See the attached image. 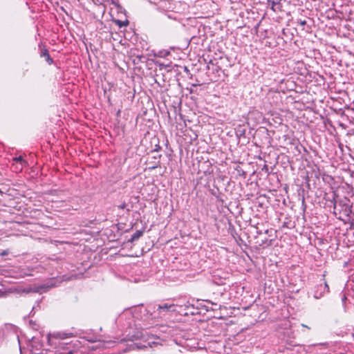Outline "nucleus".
Masks as SVG:
<instances>
[{
    "instance_id": "f257e3e1",
    "label": "nucleus",
    "mask_w": 354,
    "mask_h": 354,
    "mask_svg": "<svg viewBox=\"0 0 354 354\" xmlns=\"http://www.w3.org/2000/svg\"><path fill=\"white\" fill-rule=\"evenodd\" d=\"M55 286V283H53L52 281H48L44 284L40 285V286H29L26 288H15L13 292L18 293V294H28L30 292H39L42 293L44 292H46L50 288L54 287Z\"/></svg>"
},
{
    "instance_id": "f03ea898",
    "label": "nucleus",
    "mask_w": 354,
    "mask_h": 354,
    "mask_svg": "<svg viewBox=\"0 0 354 354\" xmlns=\"http://www.w3.org/2000/svg\"><path fill=\"white\" fill-rule=\"evenodd\" d=\"M175 307H176L175 304H169L165 303V304L158 305L157 311H158V313H160L162 310L165 311V312L175 311L176 310Z\"/></svg>"
},
{
    "instance_id": "7ed1b4c3",
    "label": "nucleus",
    "mask_w": 354,
    "mask_h": 354,
    "mask_svg": "<svg viewBox=\"0 0 354 354\" xmlns=\"http://www.w3.org/2000/svg\"><path fill=\"white\" fill-rule=\"evenodd\" d=\"M12 161L16 162V164H19L20 165V166H21L20 168L17 167V169H19L20 170L22 169V167L26 165V161L25 160H24L21 156L14 158L12 159Z\"/></svg>"
},
{
    "instance_id": "20e7f679",
    "label": "nucleus",
    "mask_w": 354,
    "mask_h": 354,
    "mask_svg": "<svg viewBox=\"0 0 354 354\" xmlns=\"http://www.w3.org/2000/svg\"><path fill=\"white\" fill-rule=\"evenodd\" d=\"M142 231H140V230H138L136 231L131 236V240L132 241H136V240H138L140 237H141L142 236Z\"/></svg>"
},
{
    "instance_id": "39448f33",
    "label": "nucleus",
    "mask_w": 354,
    "mask_h": 354,
    "mask_svg": "<svg viewBox=\"0 0 354 354\" xmlns=\"http://www.w3.org/2000/svg\"><path fill=\"white\" fill-rule=\"evenodd\" d=\"M41 56L46 57V60H47L48 62H49L50 63H51V62H52V59L50 58V56H49V55H48V51H47L46 50H45L44 51H43V52L41 53Z\"/></svg>"
},
{
    "instance_id": "423d86ee",
    "label": "nucleus",
    "mask_w": 354,
    "mask_h": 354,
    "mask_svg": "<svg viewBox=\"0 0 354 354\" xmlns=\"http://www.w3.org/2000/svg\"><path fill=\"white\" fill-rule=\"evenodd\" d=\"M277 3H276V2H274V1H272V7H271V8H272L273 10H274V11H275V8H274V7L277 5Z\"/></svg>"
},
{
    "instance_id": "0eeeda50",
    "label": "nucleus",
    "mask_w": 354,
    "mask_h": 354,
    "mask_svg": "<svg viewBox=\"0 0 354 354\" xmlns=\"http://www.w3.org/2000/svg\"><path fill=\"white\" fill-rule=\"evenodd\" d=\"M298 23H299L301 26H304V25H306V21H305V20H299V21H298Z\"/></svg>"
},
{
    "instance_id": "6e6552de",
    "label": "nucleus",
    "mask_w": 354,
    "mask_h": 354,
    "mask_svg": "<svg viewBox=\"0 0 354 354\" xmlns=\"http://www.w3.org/2000/svg\"><path fill=\"white\" fill-rule=\"evenodd\" d=\"M346 299H347V297L346 296V295H344L342 297V301L343 304H344L346 302Z\"/></svg>"
},
{
    "instance_id": "1a4fd4ad",
    "label": "nucleus",
    "mask_w": 354,
    "mask_h": 354,
    "mask_svg": "<svg viewBox=\"0 0 354 354\" xmlns=\"http://www.w3.org/2000/svg\"><path fill=\"white\" fill-rule=\"evenodd\" d=\"M125 207H126V204H125V203H123L122 205H120V206H119V207H120V209H124V208H125Z\"/></svg>"
},
{
    "instance_id": "9d476101",
    "label": "nucleus",
    "mask_w": 354,
    "mask_h": 354,
    "mask_svg": "<svg viewBox=\"0 0 354 354\" xmlns=\"http://www.w3.org/2000/svg\"><path fill=\"white\" fill-rule=\"evenodd\" d=\"M325 288L327 289V292L329 291V288L326 282H325Z\"/></svg>"
},
{
    "instance_id": "9b49d317",
    "label": "nucleus",
    "mask_w": 354,
    "mask_h": 354,
    "mask_svg": "<svg viewBox=\"0 0 354 354\" xmlns=\"http://www.w3.org/2000/svg\"><path fill=\"white\" fill-rule=\"evenodd\" d=\"M320 297H321V295H319V296H317V295H315V297L316 299H319Z\"/></svg>"
},
{
    "instance_id": "f8f14e48",
    "label": "nucleus",
    "mask_w": 354,
    "mask_h": 354,
    "mask_svg": "<svg viewBox=\"0 0 354 354\" xmlns=\"http://www.w3.org/2000/svg\"><path fill=\"white\" fill-rule=\"evenodd\" d=\"M353 290L354 291V288H353Z\"/></svg>"
}]
</instances>
